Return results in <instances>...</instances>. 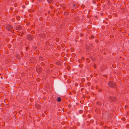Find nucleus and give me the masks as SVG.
Returning <instances> with one entry per match:
<instances>
[{
	"mask_svg": "<svg viewBox=\"0 0 129 129\" xmlns=\"http://www.w3.org/2000/svg\"><path fill=\"white\" fill-rule=\"evenodd\" d=\"M69 14V13L67 12H65L64 13V15L66 16H67Z\"/></svg>",
	"mask_w": 129,
	"mask_h": 129,
	"instance_id": "obj_9",
	"label": "nucleus"
},
{
	"mask_svg": "<svg viewBox=\"0 0 129 129\" xmlns=\"http://www.w3.org/2000/svg\"><path fill=\"white\" fill-rule=\"evenodd\" d=\"M96 75H97V74L96 73H95L94 74V76H96Z\"/></svg>",
	"mask_w": 129,
	"mask_h": 129,
	"instance_id": "obj_14",
	"label": "nucleus"
},
{
	"mask_svg": "<svg viewBox=\"0 0 129 129\" xmlns=\"http://www.w3.org/2000/svg\"><path fill=\"white\" fill-rule=\"evenodd\" d=\"M58 39H56V41H57V40Z\"/></svg>",
	"mask_w": 129,
	"mask_h": 129,
	"instance_id": "obj_20",
	"label": "nucleus"
},
{
	"mask_svg": "<svg viewBox=\"0 0 129 129\" xmlns=\"http://www.w3.org/2000/svg\"><path fill=\"white\" fill-rule=\"evenodd\" d=\"M33 39V36L31 35H28L27 36V39L28 40H32Z\"/></svg>",
	"mask_w": 129,
	"mask_h": 129,
	"instance_id": "obj_3",
	"label": "nucleus"
},
{
	"mask_svg": "<svg viewBox=\"0 0 129 129\" xmlns=\"http://www.w3.org/2000/svg\"><path fill=\"white\" fill-rule=\"evenodd\" d=\"M83 34H81V36H83Z\"/></svg>",
	"mask_w": 129,
	"mask_h": 129,
	"instance_id": "obj_17",
	"label": "nucleus"
},
{
	"mask_svg": "<svg viewBox=\"0 0 129 129\" xmlns=\"http://www.w3.org/2000/svg\"><path fill=\"white\" fill-rule=\"evenodd\" d=\"M6 28L7 29L8 31H10V30L12 28L11 26L10 25H7Z\"/></svg>",
	"mask_w": 129,
	"mask_h": 129,
	"instance_id": "obj_5",
	"label": "nucleus"
},
{
	"mask_svg": "<svg viewBox=\"0 0 129 129\" xmlns=\"http://www.w3.org/2000/svg\"><path fill=\"white\" fill-rule=\"evenodd\" d=\"M94 68H96V66H95V65L94 66Z\"/></svg>",
	"mask_w": 129,
	"mask_h": 129,
	"instance_id": "obj_19",
	"label": "nucleus"
},
{
	"mask_svg": "<svg viewBox=\"0 0 129 129\" xmlns=\"http://www.w3.org/2000/svg\"><path fill=\"white\" fill-rule=\"evenodd\" d=\"M53 0H47L48 2L49 3H52Z\"/></svg>",
	"mask_w": 129,
	"mask_h": 129,
	"instance_id": "obj_10",
	"label": "nucleus"
},
{
	"mask_svg": "<svg viewBox=\"0 0 129 129\" xmlns=\"http://www.w3.org/2000/svg\"><path fill=\"white\" fill-rule=\"evenodd\" d=\"M109 100L112 102H114L116 100V98L113 96H110L108 98Z\"/></svg>",
	"mask_w": 129,
	"mask_h": 129,
	"instance_id": "obj_2",
	"label": "nucleus"
},
{
	"mask_svg": "<svg viewBox=\"0 0 129 129\" xmlns=\"http://www.w3.org/2000/svg\"><path fill=\"white\" fill-rule=\"evenodd\" d=\"M57 100L58 102H60L61 101V98L59 97H58L57 98Z\"/></svg>",
	"mask_w": 129,
	"mask_h": 129,
	"instance_id": "obj_7",
	"label": "nucleus"
},
{
	"mask_svg": "<svg viewBox=\"0 0 129 129\" xmlns=\"http://www.w3.org/2000/svg\"><path fill=\"white\" fill-rule=\"evenodd\" d=\"M35 106L37 108H40V105H37L35 104Z\"/></svg>",
	"mask_w": 129,
	"mask_h": 129,
	"instance_id": "obj_8",
	"label": "nucleus"
},
{
	"mask_svg": "<svg viewBox=\"0 0 129 129\" xmlns=\"http://www.w3.org/2000/svg\"><path fill=\"white\" fill-rule=\"evenodd\" d=\"M108 84L109 86L112 88L115 87L116 86L115 84L112 81L110 82Z\"/></svg>",
	"mask_w": 129,
	"mask_h": 129,
	"instance_id": "obj_1",
	"label": "nucleus"
},
{
	"mask_svg": "<svg viewBox=\"0 0 129 129\" xmlns=\"http://www.w3.org/2000/svg\"><path fill=\"white\" fill-rule=\"evenodd\" d=\"M87 84L88 85V86H89L90 85V83H87Z\"/></svg>",
	"mask_w": 129,
	"mask_h": 129,
	"instance_id": "obj_13",
	"label": "nucleus"
},
{
	"mask_svg": "<svg viewBox=\"0 0 129 129\" xmlns=\"http://www.w3.org/2000/svg\"><path fill=\"white\" fill-rule=\"evenodd\" d=\"M56 64L58 65H60V63H59L58 62H57L56 63Z\"/></svg>",
	"mask_w": 129,
	"mask_h": 129,
	"instance_id": "obj_12",
	"label": "nucleus"
},
{
	"mask_svg": "<svg viewBox=\"0 0 129 129\" xmlns=\"http://www.w3.org/2000/svg\"><path fill=\"white\" fill-rule=\"evenodd\" d=\"M91 37L92 38H94V36H92Z\"/></svg>",
	"mask_w": 129,
	"mask_h": 129,
	"instance_id": "obj_15",
	"label": "nucleus"
},
{
	"mask_svg": "<svg viewBox=\"0 0 129 129\" xmlns=\"http://www.w3.org/2000/svg\"><path fill=\"white\" fill-rule=\"evenodd\" d=\"M22 27L20 25H18L16 27V29L18 30H20L22 29Z\"/></svg>",
	"mask_w": 129,
	"mask_h": 129,
	"instance_id": "obj_4",
	"label": "nucleus"
},
{
	"mask_svg": "<svg viewBox=\"0 0 129 129\" xmlns=\"http://www.w3.org/2000/svg\"><path fill=\"white\" fill-rule=\"evenodd\" d=\"M34 0H32V2H34Z\"/></svg>",
	"mask_w": 129,
	"mask_h": 129,
	"instance_id": "obj_18",
	"label": "nucleus"
},
{
	"mask_svg": "<svg viewBox=\"0 0 129 129\" xmlns=\"http://www.w3.org/2000/svg\"><path fill=\"white\" fill-rule=\"evenodd\" d=\"M96 104L98 105H100L101 104V103L99 102H98L96 103Z\"/></svg>",
	"mask_w": 129,
	"mask_h": 129,
	"instance_id": "obj_11",
	"label": "nucleus"
},
{
	"mask_svg": "<svg viewBox=\"0 0 129 129\" xmlns=\"http://www.w3.org/2000/svg\"><path fill=\"white\" fill-rule=\"evenodd\" d=\"M1 78H2V79L3 78H2V77H1Z\"/></svg>",
	"mask_w": 129,
	"mask_h": 129,
	"instance_id": "obj_21",
	"label": "nucleus"
},
{
	"mask_svg": "<svg viewBox=\"0 0 129 129\" xmlns=\"http://www.w3.org/2000/svg\"><path fill=\"white\" fill-rule=\"evenodd\" d=\"M73 6L74 7H75V6H76V5L75 4H73Z\"/></svg>",
	"mask_w": 129,
	"mask_h": 129,
	"instance_id": "obj_16",
	"label": "nucleus"
},
{
	"mask_svg": "<svg viewBox=\"0 0 129 129\" xmlns=\"http://www.w3.org/2000/svg\"><path fill=\"white\" fill-rule=\"evenodd\" d=\"M40 36L42 38H45L46 37V35H45L44 34H40Z\"/></svg>",
	"mask_w": 129,
	"mask_h": 129,
	"instance_id": "obj_6",
	"label": "nucleus"
}]
</instances>
